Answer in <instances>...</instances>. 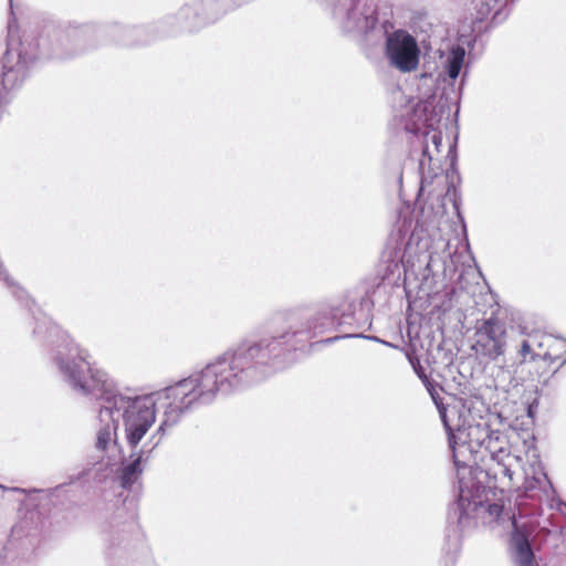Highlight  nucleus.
<instances>
[{
	"instance_id": "14",
	"label": "nucleus",
	"mask_w": 566,
	"mask_h": 566,
	"mask_svg": "<svg viewBox=\"0 0 566 566\" xmlns=\"http://www.w3.org/2000/svg\"><path fill=\"white\" fill-rule=\"evenodd\" d=\"M413 115L416 124L426 127H432L437 123V115L434 113L432 101H420L413 107Z\"/></svg>"
},
{
	"instance_id": "17",
	"label": "nucleus",
	"mask_w": 566,
	"mask_h": 566,
	"mask_svg": "<svg viewBox=\"0 0 566 566\" xmlns=\"http://www.w3.org/2000/svg\"><path fill=\"white\" fill-rule=\"evenodd\" d=\"M539 350L534 349V342L525 339L521 344L520 356L522 357V361H526L527 356L531 355V358L534 356V353H538Z\"/></svg>"
},
{
	"instance_id": "6",
	"label": "nucleus",
	"mask_w": 566,
	"mask_h": 566,
	"mask_svg": "<svg viewBox=\"0 0 566 566\" xmlns=\"http://www.w3.org/2000/svg\"><path fill=\"white\" fill-rule=\"evenodd\" d=\"M243 2L244 0H195L178 9L175 14L176 24L184 31L195 32L216 22Z\"/></svg>"
},
{
	"instance_id": "1",
	"label": "nucleus",
	"mask_w": 566,
	"mask_h": 566,
	"mask_svg": "<svg viewBox=\"0 0 566 566\" xmlns=\"http://www.w3.org/2000/svg\"><path fill=\"white\" fill-rule=\"evenodd\" d=\"M269 346L266 339L242 345L157 394L126 396L115 387L102 400L98 419H116L117 424L122 420L126 441L134 449L155 423L158 405L164 413L157 432L164 436L166 428L175 426L185 412L211 403L218 394L228 395L263 379Z\"/></svg>"
},
{
	"instance_id": "3",
	"label": "nucleus",
	"mask_w": 566,
	"mask_h": 566,
	"mask_svg": "<svg viewBox=\"0 0 566 566\" xmlns=\"http://www.w3.org/2000/svg\"><path fill=\"white\" fill-rule=\"evenodd\" d=\"M458 439L463 443L454 447L453 460L455 464L465 465L469 458L484 450L490 459L496 463L495 478L502 475L509 482L514 481L516 468L521 467L522 458L512 452L509 432L491 424L471 427L469 432H460Z\"/></svg>"
},
{
	"instance_id": "20",
	"label": "nucleus",
	"mask_w": 566,
	"mask_h": 566,
	"mask_svg": "<svg viewBox=\"0 0 566 566\" xmlns=\"http://www.w3.org/2000/svg\"><path fill=\"white\" fill-rule=\"evenodd\" d=\"M458 507L461 511L460 518H459L461 521L462 520L463 511L465 509V499H464V495L462 493L460 494V497H459Z\"/></svg>"
},
{
	"instance_id": "19",
	"label": "nucleus",
	"mask_w": 566,
	"mask_h": 566,
	"mask_svg": "<svg viewBox=\"0 0 566 566\" xmlns=\"http://www.w3.org/2000/svg\"><path fill=\"white\" fill-rule=\"evenodd\" d=\"M431 142L436 146L437 150L439 151V146L441 145L442 136L440 133H433L431 135Z\"/></svg>"
},
{
	"instance_id": "2",
	"label": "nucleus",
	"mask_w": 566,
	"mask_h": 566,
	"mask_svg": "<svg viewBox=\"0 0 566 566\" xmlns=\"http://www.w3.org/2000/svg\"><path fill=\"white\" fill-rule=\"evenodd\" d=\"M50 335L59 338L52 352V363L75 392L103 400L114 391L115 380L104 369L91 367L87 349L55 325L50 326Z\"/></svg>"
},
{
	"instance_id": "22",
	"label": "nucleus",
	"mask_w": 566,
	"mask_h": 566,
	"mask_svg": "<svg viewBox=\"0 0 566 566\" xmlns=\"http://www.w3.org/2000/svg\"><path fill=\"white\" fill-rule=\"evenodd\" d=\"M3 103H7V97H6L4 93L0 92V105Z\"/></svg>"
},
{
	"instance_id": "9",
	"label": "nucleus",
	"mask_w": 566,
	"mask_h": 566,
	"mask_svg": "<svg viewBox=\"0 0 566 566\" xmlns=\"http://www.w3.org/2000/svg\"><path fill=\"white\" fill-rule=\"evenodd\" d=\"M385 54L389 64L401 73H410L418 69L419 45L405 30L399 29L387 35Z\"/></svg>"
},
{
	"instance_id": "11",
	"label": "nucleus",
	"mask_w": 566,
	"mask_h": 566,
	"mask_svg": "<svg viewBox=\"0 0 566 566\" xmlns=\"http://www.w3.org/2000/svg\"><path fill=\"white\" fill-rule=\"evenodd\" d=\"M514 531L511 535V549L515 566H537L534 563V553L528 541V534L513 522Z\"/></svg>"
},
{
	"instance_id": "10",
	"label": "nucleus",
	"mask_w": 566,
	"mask_h": 566,
	"mask_svg": "<svg viewBox=\"0 0 566 566\" xmlns=\"http://www.w3.org/2000/svg\"><path fill=\"white\" fill-rule=\"evenodd\" d=\"M521 473L523 480V488L526 493H532L531 496H537L538 499H552L554 495V488L549 481L542 462L534 457L527 465L521 461V467L516 468V474L512 484H517L520 478L517 474Z\"/></svg>"
},
{
	"instance_id": "21",
	"label": "nucleus",
	"mask_w": 566,
	"mask_h": 566,
	"mask_svg": "<svg viewBox=\"0 0 566 566\" xmlns=\"http://www.w3.org/2000/svg\"><path fill=\"white\" fill-rule=\"evenodd\" d=\"M369 338H370V339H374V340H376V342H380V339H379V338H377V337H369ZM381 343H382L384 345H386V346H390V347L392 346L390 343L385 342V340H381Z\"/></svg>"
},
{
	"instance_id": "4",
	"label": "nucleus",
	"mask_w": 566,
	"mask_h": 566,
	"mask_svg": "<svg viewBox=\"0 0 566 566\" xmlns=\"http://www.w3.org/2000/svg\"><path fill=\"white\" fill-rule=\"evenodd\" d=\"M430 395L447 430L452 452L454 451V447L463 446L458 439L461 431L465 433L470 431L471 427L490 424L488 418L490 416L489 408L480 397H469L453 406L444 407L433 392H430Z\"/></svg>"
},
{
	"instance_id": "8",
	"label": "nucleus",
	"mask_w": 566,
	"mask_h": 566,
	"mask_svg": "<svg viewBox=\"0 0 566 566\" xmlns=\"http://www.w3.org/2000/svg\"><path fill=\"white\" fill-rule=\"evenodd\" d=\"M472 349L476 355L495 360L506 350V327L496 318L476 321Z\"/></svg>"
},
{
	"instance_id": "18",
	"label": "nucleus",
	"mask_w": 566,
	"mask_h": 566,
	"mask_svg": "<svg viewBox=\"0 0 566 566\" xmlns=\"http://www.w3.org/2000/svg\"><path fill=\"white\" fill-rule=\"evenodd\" d=\"M502 511H503V506L497 503L488 505V512L494 518H499Z\"/></svg>"
},
{
	"instance_id": "12",
	"label": "nucleus",
	"mask_w": 566,
	"mask_h": 566,
	"mask_svg": "<svg viewBox=\"0 0 566 566\" xmlns=\"http://www.w3.org/2000/svg\"><path fill=\"white\" fill-rule=\"evenodd\" d=\"M117 420L102 421L99 419V428L96 436V449L107 451L112 447L117 446Z\"/></svg>"
},
{
	"instance_id": "24",
	"label": "nucleus",
	"mask_w": 566,
	"mask_h": 566,
	"mask_svg": "<svg viewBox=\"0 0 566 566\" xmlns=\"http://www.w3.org/2000/svg\"><path fill=\"white\" fill-rule=\"evenodd\" d=\"M0 275H4V270H3V265L1 262H0Z\"/></svg>"
},
{
	"instance_id": "26",
	"label": "nucleus",
	"mask_w": 566,
	"mask_h": 566,
	"mask_svg": "<svg viewBox=\"0 0 566 566\" xmlns=\"http://www.w3.org/2000/svg\"><path fill=\"white\" fill-rule=\"evenodd\" d=\"M34 333H40V328H39V327H36V328L34 329Z\"/></svg>"
},
{
	"instance_id": "15",
	"label": "nucleus",
	"mask_w": 566,
	"mask_h": 566,
	"mask_svg": "<svg viewBox=\"0 0 566 566\" xmlns=\"http://www.w3.org/2000/svg\"><path fill=\"white\" fill-rule=\"evenodd\" d=\"M464 57L465 50L460 45L453 48L449 53L444 63V70L451 80H455L459 76L463 66Z\"/></svg>"
},
{
	"instance_id": "23",
	"label": "nucleus",
	"mask_w": 566,
	"mask_h": 566,
	"mask_svg": "<svg viewBox=\"0 0 566 566\" xmlns=\"http://www.w3.org/2000/svg\"><path fill=\"white\" fill-rule=\"evenodd\" d=\"M336 339H338V337L327 338V339H325V340H323V342H324V343H326V344H329V343L335 342Z\"/></svg>"
},
{
	"instance_id": "16",
	"label": "nucleus",
	"mask_w": 566,
	"mask_h": 566,
	"mask_svg": "<svg viewBox=\"0 0 566 566\" xmlns=\"http://www.w3.org/2000/svg\"><path fill=\"white\" fill-rule=\"evenodd\" d=\"M534 342V347L536 346L538 349L548 348V347H566V342L562 338H555L551 335H543L538 342L532 339Z\"/></svg>"
},
{
	"instance_id": "7",
	"label": "nucleus",
	"mask_w": 566,
	"mask_h": 566,
	"mask_svg": "<svg viewBox=\"0 0 566 566\" xmlns=\"http://www.w3.org/2000/svg\"><path fill=\"white\" fill-rule=\"evenodd\" d=\"M335 24L344 34L368 35L377 28L376 7L367 0H344L333 11Z\"/></svg>"
},
{
	"instance_id": "25",
	"label": "nucleus",
	"mask_w": 566,
	"mask_h": 566,
	"mask_svg": "<svg viewBox=\"0 0 566 566\" xmlns=\"http://www.w3.org/2000/svg\"><path fill=\"white\" fill-rule=\"evenodd\" d=\"M427 155H428V156H430V155L428 154V149H427V148H424V149H423V156H427ZM429 159H431V157H429Z\"/></svg>"
},
{
	"instance_id": "13",
	"label": "nucleus",
	"mask_w": 566,
	"mask_h": 566,
	"mask_svg": "<svg viewBox=\"0 0 566 566\" xmlns=\"http://www.w3.org/2000/svg\"><path fill=\"white\" fill-rule=\"evenodd\" d=\"M130 462L125 465L120 473V485L124 489L130 488L143 472L142 463L144 460V452H133L130 454Z\"/></svg>"
},
{
	"instance_id": "5",
	"label": "nucleus",
	"mask_w": 566,
	"mask_h": 566,
	"mask_svg": "<svg viewBox=\"0 0 566 566\" xmlns=\"http://www.w3.org/2000/svg\"><path fill=\"white\" fill-rule=\"evenodd\" d=\"M32 55L21 42L14 21L8 23L7 49L2 57L1 84L6 93L19 88L28 76Z\"/></svg>"
}]
</instances>
